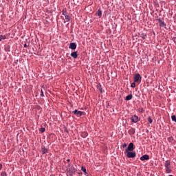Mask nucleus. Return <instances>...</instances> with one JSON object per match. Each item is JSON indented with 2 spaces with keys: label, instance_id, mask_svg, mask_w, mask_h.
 <instances>
[{
  "label": "nucleus",
  "instance_id": "1",
  "mask_svg": "<svg viewBox=\"0 0 176 176\" xmlns=\"http://www.w3.org/2000/svg\"><path fill=\"white\" fill-rule=\"evenodd\" d=\"M134 150V144L133 143H129L128 145V147L126 148L124 150V153L126 155V157H128V153H131V151Z\"/></svg>",
  "mask_w": 176,
  "mask_h": 176
},
{
  "label": "nucleus",
  "instance_id": "2",
  "mask_svg": "<svg viewBox=\"0 0 176 176\" xmlns=\"http://www.w3.org/2000/svg\"><path fill=\"white\" fill-rule=\"evenodd\" d=\"M134 81L137 82L138 84H140V82H142V77L140 76V74H135L134 76Z\"/></svg>",
  "mask_w": 176,
  "mask_h": 176
},
{
  "label": "nucleus",
  "instance_id": "3",
  "mask_svg": "<svg viewBox=\"0 0 176 176\" xmlns=\"http://www.w3.org/2000/svg\"><path fill=\"white\" fill-rule=\"evenodd\" d=\"M171 162L170 160H166L165 162V168H166V172H171V169L170 167Z\"/></svg>",
  "mask_w": 176,
  "mask_h": 176
},
{
  "label": "nucleus",
  "instance_id": "4",
  "mask_svg": "<svg viewBox=\"0 0 176 176\" xmlns=\"http://www.w3.org/2000/svg\"><path fill=\"white\" fill-rule=\"evenodd\" d=\"M77 169H76V167L74 166H72L69 169V175L70 176H72L73 174H75V172H76Z\"/></svg>",
  "mask_w": 176,
  "mask_h": 176
},
{
  "label": "nucleus",
  "instance_id": "5",
  "mask_svg": "<svg viewBox=\"0 0 176 176\" xmlns=\"http://www.w3.org/2000/svg\"><path fill=\"white\" fill-rule=\"evenodd\" d=\"M73 113H74V115H76L77 117H82L84 111H81L80 110H74Z\"/></svg>",
  "mask_w": 176,
  "mask_h": 176
},
{
  "label": "nucleus",
  "instance_id": "6",
  "mask_svg": "<svg viewBox=\"0 0 176 176\" xmlns=\"http://www.w3.org/2000/svg\"><path fill=\"white\" fill-rule=\"evenodd\" d=\"M128 158H135L136 157L135 151H131L130 153H127Z\"/></svg>",
  "mask_w": 176,
  "mask_h": 176
},
{
  "label": "nucleus",
  "instance_id": "7",
  "mask_svg": "<svg viewBox=\"0 0 176 176\" xmlns=\"http://www.w3.org/2000/svg\"><path fill=\"white\" fill-rule=\"evenodd\" d=\"M132 122H134V123H136V122H139L140 118L138 116H133L131 117Z\"/></svg>",
  "mask_w": 176,
  "mask_h": 176
},
{
  "label": "nucleus",
  "instance_id": "8",
  "mask_svg": "<svg viewBox=\"0 0 176 176\" xmlns=\"http://www.w3.org/2000/svg\"><path fill=\"white\" fill-rule=\"evenodd\" d=\"M149 155H142V157H140V160H149Z\"/></svg>",
  "mask_w": 176,
  "mask_h": 176
},
{
  "label": "nucleus",
  "instance_id": "9",
  "mask_svg": "<svg viewBox=\"0 0 176 176\" xmlns=\"http://www.w3.org/2000/svg\"><path fill=\"white\" fill-rule=\"evenodd\" d=\"M71 56L72 58H78V51H73L72 53H71Z\"/></svg>",
  "mask_w": 176,
  "mask_h": 176
},
{
  "label": "nucleus",
  "instance_id": "10",
  "mask_svg": "<svg viewBox=\"0 0 176 176\" xmlns=\"http://www.w3.org/2000/svg\"><path fill=\"white\" fill-rule=\"evenodd\" d=\"M69 47V49H76L77 45L76 43H70Z\"/></svg>",
  "mask_w": 176,
  "mask_h": 176
},
{
  "label": "nucleus",
  "instance_id": "11",
  "mask_svg": "<svg viewBox=\"0 0 176 176\" xmlns=\"http://www.w3.org/2000/svg\"><path fill=\"white\" fill-rule=\"evenodd\" d=\"M159 21V23L160 25V27H166V23H165V21H163L162 20L160 19L158 20Z\"/></svg>",
  "mask_w": 176,
  "mask_h": 176
},
{
  "label": "nucleus",
  "instance_id": "12",
  "mask_svg": "<svg viewBox=\"0 0 176 176\" xmlns=\"http://www.w3.org/2000/svg\"><path fill=\"white\" fill-rule=\"evenodd\" d=\"M47 148H41V153L45 155V153H47Z\"/></svg>",
  "mask_w": 176,
  "mask_h": 176
},
{
  "label": "nucleus",
  "instance_id": "13",
  "mask_svg": "<svg viewBox=\"0 0 176 176\" xmlns=\"http://www.w3.org/2000/svg\"><path fill=\"white\" fill-rule=\"evenodd\" d=\"M133 98V94H128L127 96H126L125 100H130Z\"/></svg>",
  "mask_w": 176,
  "mask_h": 176
},
{
  "label": "nucleus",
  "instance_id": "14",
  "mask_svg": "<svg viewBox=\"0 0 176 176\" xmlns=\"http://www.w3.org/2000/svg\"><path fill=\"white\" fill-rule=\"evenodd\" d=\"M135 129H134L133 127H131V129H129V134H135Z\"/></svg>",
  "mask_w": 176,
  "mask_h": 176
},
{
  "label": "nucleus",
  "instance_id": "15",
  "mask_svg": "<svg viewBox=\"0 0 176 176\" xmlns=\"http://www.w3.org/2000/svg\"><path fill=\"white\" fill-rule=\"evenodd\" d=\"M66 20H67V21H69L71 20V18H70L69 15L67 14V10H66Z\"/></svg>",
  "mask_w": 176,
  "mask_h": 176
},
{
  "label": "nucleus",
  "instance_id": "16",
  "mask_svg": "<svg viewBox=\"0 0 176 176\" xmlns=\"http://www.w3.org/2000/svg\"><path fill=\"white\" fill-rule=\"evenodd\" d=\"M140 37H142V38H146L147 37L146 34H144V33L140 34Z\"/></svg>",
  "mask_w": 176,
  "mask_h": 176
},
{
  "label": "nucleus",
  "instance_id": "17",
  "mask_svg": "<svg viewBox=\"0 0 176 176\" xmlns=\"http://www.w3.org/2000/svg\"><path fill=\"white\" fill-rule=\"evenodd\" d=\"M97 14H98V16H102V13L101 10H98Z\"/></svg>",
  "mask_w": 176,
  "mask_h": 176
},
{
  "label": "nucleus",
  "instance_id": "18",
  "mask_svg": "<svg viewBox=\"0 0 176 176\" xmlns=\"http://www.w3.org/2000/svg\"><path fill=\"white\" fill-rule=\"evenodd\" d=\"M148 120L149 122V124H152L153 122V118H151V117H148Z\"/></svg>",
  "mask_w": 176,
  "mask_h": 176
},
{
  "label": "nucleus",
  "instance_id": "19",
  "mask_svg": "<svg viewBox=\"0 0 176 176\" xmlns=\"http://www.w3.org/2000/svg\"><path fill=\"white\" fill-rule=\"evenodd\" d=\"M81 170L85 172V174H87V169L86 167H81Z\"/></svg>",
  "mask_w": 176,
  "mask_h": 176
},
{
  "label": "nucleus",
  "instance_id": "20",
  "mask_svg": "<svg viewBox=\"0 0 176 176\" xmlns=\"http://www.w3.org/2000/svg\"><path fill=\"white\" fill-rule=\"evenodd\" d=\"M1 176H7L8 174H7V173H6V171H2V173H1Z\"/></svg>",
  "mask_w": 176,
  "mask_h": 176
},
{
  "label": "nucleus",
  "instance_id": "21",
  "mask_svg": "<svg viewBox=\"0 0 176 176\" xmlns=\"http://www.w3.org/2000/svg\"><path fill=\"white\" fill-rule=\"evenodd\" d=\"M63 14H64L65 17L66 18V16H67V10H63Z\"/></svg>",
  "mask_w": 176,
  "mask_h": 176
},
{
  "label": "nucleus",
  "instance_id": "22",
  "mask_svg": "<svg viewBox=\"0 0 176 176\" xmlns=\"http://www.w3.org/2000/svg\"><path fill=\"white\" fill-rule=\"evenodd\" d=\"M168 140L172 142L174 140V138L173 137L168 138Z\"/></svg>",
  "mask_w": 176,
  "mask_h": 176
},
{
  "label": "nucleus",
  "instance_id": "23",
  "mask_svg": "<svg viewBox=\"0 0 176 176\" xmlns=\"http://www.w3.org/2000/svg\"><path fill=\"white\" fill-rule=\"evenodd\" d=\"M171 118H172V120H173L174 122H176V116H172Z\"/></svg>",
  "mask_w": 176,
  "mask_h": 176
},
{
  "label": "nucleus",
  "instance_id": "24",
  "mask_svg": "<svg viewBox=\"0 0 176 176\" xmlns=\"http://www.w3.org/2000/svg\"><path fill=\"white\" fill-rule=\"evenodd\" d=\"M5 40L6 38V36H0V41H2V39Z\"/></svg>",
  "mask_w": 176,
  "mask_h": 176
},
{
  "label": "nucleus",
  "instance_id": "25",
  "mask_svg": "<svg viewBox=\"0 0 176 176\" xmlns=\"http://www.w3.org/2000/svg\"><path fill=\"white\" fill-rule=\"evenodd\" d=\"M135 83H136V82H135V80H134V82H132V84H131V87H135V85H136Z\"/></svg>",
  "mask_w": 176,
  "mask_h": 176
},
{
  "label": "nucleus",
  "instance_id": "26",
  "mask_svg": "<svg viewBox=\"0 0 176 176\" xmlns=\"http://www.w3.org/2000/svg\"><path fill=\"white\" fill-rule=\"evenodd\" d=\"M40 131H41V132H45V127H41Z\"/></svg>",
  "mask_w": 176,
  "mask_h": 176
},
{
  "label": "nucleus",
  "instance_id": "27",
  "mask_svg": "<svg viewBox=\"0 0 176 176\" xmlns=\"http://www.w3.org/2000/svg\"><path fill=\"white\" fill-rule=\"evenodd\" d=\"M87 135H88L87 133H83L82 134V135L83 138H86Z\"/></svg>",
  "mask_w": 176,
  "mask_h": 176
},
{
  "label": "nucleus",
  "instance_id": "28",
  "mask_svg": "<svg viewBox=\"0 0 176 176\" xmlns=\"http://www.w3.org/2000/svg\"><path fill=\"white\" fill-rule=\"evenodd\" d=\"M98 89H99L100 92H102V91H102V86H100V87H98Z\"/></svg>",
  "mask_w": 176,
  "mask_h": 176
},
{
  "label": "nucleus",
  "instance_id": "29",
  "mask_svg": "<svg viewBox=\"0 0 176 176\" xmlns=\"http://www.w3.org/2000/svg\"><path fill=\"white\" fill-rule=\"evenodd\" d=\"M123 148H126L127 146L126 143H124V144H122Z\"/></svg>",
  "mask_w": 176,
  "mask_h": 176
},
{
  "label": "nucleus",
  "instance_id": "30",
  "mask_svg": "<svg viewBox=\"0 0 176 176\" xmlns=\"http://www.w3.org/2000/svg\"><path fill=\"white\" fill-rule=\"evenodd\" d=\"M41 96H44V93H43V89H41Z\"/></svg>",
  "mask_w": 176,
  "mask_h": 176
},
{
  "label": "nucleus",
  "instance_id": "31",
  "mask_svg": "<svg viewBox=\"0 0 176 176\" xmlns=\"http://www.w3.org/2000/svg\"><path fill=\"white\" fill-rule=\"evenodd\" d=\"M2 167H3L2 164H0V170H1Z\"/></svg>",
  "mask_w": 176,
  "mask_h": 176
},
{
  "label": "nucleus",
  "instance_id": "32",
  "mask_svg": "<svg viewBox=\"0 0 176 176\" xmlns=\"http://www.w3.org/2000/svg\"><path fill=\"white\" fill-rule=\"evenodd\" d=\"M67 167H69V168H71V164H68Z\"/></svg>",
  "mask_w": 176,
  "mask_h": 176
},
{
  "label": "nucleus",
  "instance_id": "33",
  "mask_svg": "<svg viewBox=\"0 0 176 176\" xmlns=\"http://www.w3.org/2000/svg\"><path fill=\"white\" fill-rule=\"evenodd\" d=\"M24 47H27V44H24Z\"/></svg>",
  "mask_w": 176,
  "mask_h": 176
},
{
  "label": "nucleus",
  "instance_id": "34",
  "mask_svg": "<svg viewBox=\"0 0 176 176\" xmlns=\"http://www.w3.org/2000/svg\"><path fill=\"white\" fill-rule=\"evenodd\" d=\"M67 162H70V158H67Z\"/></svg>",
  "mask_w": 176,
  "mask_h": 176
},
{
  "label": "nucleus",
  "instance_id": "35",
  "mask_svg": "<svg viewBox=\"0 0 176 176\" xmlns=\"http://www.w3.org/2000/svg\"><path fill=\"white\" fill-rule=\"evenodd\" d=\"M169 176H173V174H170Z\"/></svg>",
  "mask_w": 176,
  "mask_h": 176
},
{
  "label": "nucleus",
  "instance_id": "36",
  "mask_svg": "<svg viewBox=\"0 0 176 176\" xmlns=\"http://www.w3.org/2000/svg\"><path fill=\"white\" fill-rule=\"evenodd\" d=\"M0 51H1V47H0Z\"/></svg>",
  "mask_w": 176,
  "mask_h": 176
},
{
  "label": "nucleus",
  "instance_id": "37",
  "mask_svg": "<svg viewBox=\"0 0 176 176\" xmlns=\"http://www.w3.org/2000/svg\"><path fill=\"white\" fill-rule=\"evenodd\" d=\"M72 176H74V174L72 175Z\"/></svg>",
  "mask_w": 176,
  "mask_h": 176
}]
</instances>
